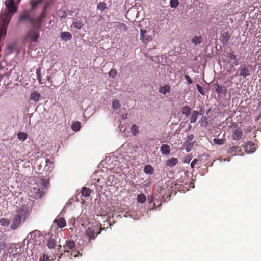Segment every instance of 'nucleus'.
<instances>
[{
    "mask_svg": "<svg viewBox=\"0 0 261 261\" xmlns=\"http://www.w3.org/2000/svg\"><path fill=\"white\" fill-rule=\"evenodd\" d=\"M102 229L98 225L88 227L85 232V236L88 239V242H90L91 240L95 239L97 235L101 233Z\"/></svg>",
    "mask_w": 261,
    "mask_h": 261,
    "instance_id": "20e7f679",
    "label": "nucleus"
},
{
    "mask_svg": "<svg viewBox=\"0 0 261 261\" xmlns=\"http://www.w3.org/2000/svg\"><path fill=\"white\" fill-rule=\"evenodd\" d=\"M31 192L32 193L31 196L36 199L41 198L45 193L43 188L37 184L31 188Z\"/></svg>",
    "mask_w": 261,
    "mask_h": 261,
    "instance_id": "423d86ee",
    "label": "nucleus"
},
{
    "mask_svg": "<svg viewBox=\"0 0 261 261\" xmlns=\"http://www.w3.org/2000/svg\"><path fill=\"white\" fill-rule=\"evenodd\" d=\"M40 186L42 187V188H43L45 192H46L48 185H49V180L48 179L42 178L40 179Z\"/></svg>",
    "mask_w": 261,
    "mask_h": 261,
    "instance_id": "4468645a",
    "label": "nucleus"
},
{
    "mask_svg": "<svg viewBox=\"0 0 261 261\" xmlns=\"http://www.w3.org/2000/svg\"><path fill=\"white\" fill-rule=\"evenodd\" d=\"M199 115V112L197 111H193L192 112L191 116L190 117V123H194L196 122Z\"/></svg>",
    "mask_w": 261,
    "mask_h": 261,
    "instance_id": "f3484780",
    "label": "nucleus"
},
{
    "mask_svg": "<svg viewBox=\"0 0 261 261\" xmlns=\"http://www.w3.org/2000/svg\"><path fill=\"white\" fill-rule=\"evenodd\" d=\"M28 137V134L25 132H19L17 134V138L22 141H24Z\"/></svg>",
    "mask_w": 261,
    "mask_h": 261,
    "instance_id": "393cba45",
    "label": "nucleus"
},
{
    "mask_svg": "<svg viewBox=\"0 0 261 261\" xmlns=\"http://www.w3.org/2000/svg\"><path fill=\"white\" fill-rule=\"evenodd\" d=\"M178 162V160L176 158H171L166 162V165L169 167H173L176 165Z\"/></svg>",
    "mask_w": 261,
    "mask_h": 261,
    "instance_id": "ddd939ff",
    "label": "nucleus"
},
{
    "mask_svg": "<svg viewBox=\"0 0 261 261\" xmlns=\"http://www.w3.org/2000/svg\"><path fill=\"white\" fill-rule=\"evenodd\" d=\"M222 38L223 41H225V42H227L230 39V36L229 35L228 32H224L222 35Z\"/></svg>",
    "mask_w": 261,
    "mask_h": 261,
    "instance_id": "c9c22d12",
    "label": "nucleus"
},
{
    "mask_svg": "<svg viewBox=\"0 0 261 261\" xmlns=\"http://www.w3.org/2000/svg\"><path fill=\"white\" fill-rule=\"evenodd\" d=\"M46 165H48V164H53V162L51 161H50L49 159L46 160Z\"/></svg>",
    "mask_w": 261,
    "mask_h": 261,
    "instance_id": "de8ad7c7",
    "label": "nucleus"
},
{
    "mask_svg": "<svg viewBox=\"0 0 261 261\" xmlns=\"http://www.w3.org/2000/svg\"><path fill=\"white\" fill-rule=\"evenodd\" d=\"M107 8V4L105 2H100L97 6V9L101 11H104Z\"/></svg>",
    "mask_w": 261,
    "mask_h": 261,
    "instance_id": "7c9ffc66",
    "label": "nucleus"
},
{
    "mask_svg": "<svg viewBox=\"0 0 261 261\" xmlns=\"http://www.w3.org/2000/svg\"><path fill=\"white\" fill-rule=\"evenodd\" d=\"M49 256L45 253H44L42 255H41L39 258V261H49Z\"/></svg>",
    "mask_w": 261,
    "mask_h": 261,
    "instance_id": "ea45409f",
    "label": "nucleus"
},
{
    "mask_svg": "<svg viewBox=\"0 0 261 261\" xmlns=\"http://www.w3.org/2000/svg\"><path fill=\"white\" fill-rule=\"evenodd\" d=\"M146 197L144 194H139L137 195V200L139 203H143L146 201Z\"/></svg>",
    "mask_w": 261,
    "mask_h": 261,
    "instance_id": "5701e85b",
    "label": "nucleus"
},
{
    "mask_svg": "<svg viewBox=\"0 0 261 261\" xmlns=\"http://www.w3.org/2000/svg\"><path fill=\"white\" fill-rule=\"evenodd\" d=\"M202 41V38L201 36H195L191 39V42L194 44V45L200 44Z\"/></svg>",
    "mask_w": 261,
    "mask_h": 261,
    "instance_id": "aec40b11",
    "label": "nucleus"
},
{
    "mask_svg": "<svg viewBox=\"0 0 261 261\" xmlns=\"http://www.w3.org/2000/svg\"><path fill=\"white\" fill-rule=\"evenodd\" d=\"M243 136L242 129L240 128H237L234 130L232 134V138L234 140L238 141L241 139Z\"/></svg>",
    "mask_w": 261,
    "mask_h": 261,
    "instance_id": "9b49d317",
    "label": "nucleus"
},
{
    "mask_svg": "<svg viewBox=\"0 0 261 261\" xmlns=\"http://www.w3.org/2000/svg\"><path fill=\"white\" fill-rule=\"evenodd\" d=\"M60 37L63 40L67 41L70 40L72 38V35L68 32H63L61 33Z\"/></svg>",
    "mask_w": 261,
    "mask_h": 261,
    "instance_id": "2eb2a0df",
    "label": "nucleus"
},
{
    "mask_svg": "<svg viewBox=\"0 0 261 261\" xmlns=\"http://www.w3.org/2000/svg\"><path fill=\"white\" fill-rule=\"evenodd\" d=\"M149 32V30L147 31L142 28L140 29V39L142 40L144 43H147L152 39V37L148 35Z\"/></svg>",
    "mask_w": 261,
    "mask_h": 261,
    "instance_id": "6e6552de",
    "label": "nucleus"
},
{
    "mask_svg": "<svg viewBox=\"0 0 261 261\" xmlns=\"http://www.w3.org/2000/svg\"><path fill=\"white\" fill-rule=\"evenodd\" d=\"M225 139L214 138L213 139V142L215 144L222 145L225 143Z\"/></svg>",
    "mask_w": 261,
    "mask_h": 261,
    "instance_id": "72a5a7b5",
    "label": "nucleus"
},
{
    "mask_svg": "<svg viewBox=\"0 0 261 261\" xmlns=\"http://www.w3.org/2000/svg\"><path fill=\"white\" fill-rule=\"evenodd\" d=\"M160 151L163 155H168L170 153V147L168 144H163L161 147Z\"/></svg>",
    "mask_w": 261,
    "mask_h": 261,
    "instance_id": "f8f14e48",
    "label": "nucleus"
},
{
    "mask_svg": "<svg viewBox=\"0 0 261 261\" xmlns=\"http://www.w3.org/2000/svg\"><path fill=\"white\" fill-rule=\"evenodd\" d=\"M47 5L44 7L43 11L41 15L37 17H33L31 15L30 10H23L19 16L18 19L19 23H28L31 25L34 29L37 28L40 29L41 27L44 19L46 17V10Z\"/></svg>",
    "mask_w": 261,
    "mask_h": 261,
    "instance_id": "f257e3e1",
    "label": "nucleus"
},
{
    "mask_svg": "<svg viewBox=\"0 0 261 261\" xmlns=\"http://www.w3.org/2000/svg\"><path fill=\"white\" fill-rule=\"evenodd\" d=\"M251 67L246 64H242L240 66L236 72V76H239L244 79L251 75Z\"/></svg>",
    "mask_w": 261,
    "mask_h": 261,
    "instance_id": "39448f33",
    "label": "nucleus"
},
{
    "mask_svg": "<svg viewBox=\"0 0 261 261\" xmlns=\"http://www.w3.org/2000/svg\"><path fill=\"white\" fill-rule=\"evenodd\" d=\"M64 251L63 254L61 255H65L67 257H69L70 259L72 258V256L74 255L75 257H77V252H75V243L74 241L69 240L66 241V243L63 245Z\"/></svg>",
    "mask_w": 261,
    "mask_h": 261,
    "instance_id": "7ed1b4c3",
    "label": "nucleus"
},
{
    "mask_svg": "<svg viewBox=\"0 0 261 261\" xmlns=\"http://www.w3.org/2000/svg\"><path fill=\"white\" fill-rule=\"evenodd\" d=\"M131 131L133 135L136 136L139 133V128L136 124H133L131 127Z\"/></svg>",
    "mask_w": 261,
    "mask_h": 261,
    "instance_id": "2f4dec72",
    "label": "nucleus"
},
{
    "mask_svg": "<svg viewBox=\"0 0 261 261\" xmlns=\"http://www.w3.org/2000/svg\"><path fill=\"white\" fill-rule=\"evenodd\" d=\"M260 117V116H258L256 119V121H257L259 120V118Z\"/></svg>",
    "mask_w": 261,
    "mask_h": 261,
    "instance_id": "864d4df0",
    "label": "nucleus"
},
{
    "mask_svg": "<svg viewBox=\"0 0 261 261\" xmlns=\"http://www.w3.org/2000/svg\"><path fill=\"white\" fill-rule=\"evenodd\" d=\"M260 129H261V124H260Z\"/></svg>",
    "mask_w": 261,
    "mask_h": 261,
    "instance_id": "4d7b16f0",
    "label": "nucleus"
},
{
    "mask_svg": "<svg viewBox=\"0 0 261 261\" xmlns=\"http://www.w3.org/2000/svg\"><path fill=\"white\" fill-rule=\"evenodd\" d=\"M191 109L187 105L184 106L181 109V113L186 117L189 116L191 113Z\"/></svg>",
    "mask_w": 261,
    "mask_h": 261,
    "instance_id": "dca6fc26",
    "label": "nucleus"
},
{
    "mask_svg": "<svg viewBox=\"0 0 261 261\" xmlns=\"http://www.w3.org/2000/svg\"><path fill=\"white\" fill-rule=\"evenodd\" d=\"M120 103L118 100L115 99L112 101V107L113 109H117L119 108Z\"/></svg>",
    "mask_w": 261,
    "mask_h": 261,
    "instance_id": "58836bf2",
    "label": "nucleus"
},
{
    "mask_svg": "<svg viewBox=\"0 0 261 261\" xmlns=\"http://www.w3.org/2000/svg\"><path fill=\"white\" fill-rule=\"evenodd\" d=\"M148 201L149 203L153 202L154 201V198L152 196H149L148 197Z\"/></svg>",
    "mask_w": 261,
    "mask_h": 261,
    "instance_id": "a18cd8bd",
    "label": "nucleus"
},
{
    "mask_svg": "<svg viewBox=\"0 0 261 261\" xmlns=\"http://www.w3.org/2000/svg\"><path fill=\"white\" fill-rule=\"evenodd\" d=\"M144 171L147 174H152L154 170L150 165H146L144 167Z\"/></svg>",
    "mask_w": 261,
    "mask_h": 261,
    "instance_id": "6ab92c4d",
    "label": "nucleus"
},
{
    "mask_svg": "<svg viewBox=\"0 0 261 261\" xmlns=\"http://www.w3.org/2000/svg\"><path fill=\"white\" fill-rule=\"evenodd\" d=\"M196 86L199 92L202 95H204L205 93L203 91V88L201 86H200L199 84H197Z\"/></svg>",
    "mask_w": 261,
    "mask_h": 261,
    "instance_id": "79ce46f5",
    "label": "nucleus"
},
{
    "mask_svg": "<svg viewBox=\"0 0 261 261\" xmlns=\"http://www.w3.org/2000/svg\"><path fill=\"white\" fill-rule=\"evenodd\" d=\"M111 28L115 29L116 31L118 33L125 32L127 31V28L125 24L119 22H115L110 23Z\"/></svg>",
    "mask_w": 261,
    "mask_h": 261,
    "instance_id": "0eeeda50",
    "label": "nucleus"
},
{
    "mask_svg": "<svg viewBox=\"0 0 261 261\" xmlns=\"http://www.w3.org/2000/svg\"><path fill=\"white\" fill-rule=\"evenodd\" d=\"M80 128L81 123L79 121L74 122L71 125L72 129L75 132L79 130Z\"/></svg>",
    "mask_w": 261,
    "mask_h": 261,
    "instance_id": "bb28decb",
    "label": "nucleus"
},
{
    "mask_svg": "<svg viewBox=\"0 0 261 261\" xmlns=\"http://www.w3.org/2000/svg\"><path fill=\"white\" fill-rule=\"evenodd\" d=\"M73 25L77 29L80 30L84 25V23L81 20H76L73 23Z\"/></svg>",
    "mask_w": 261,
    "mask_h": 261,
    "instance_id": "cd10ccee",
    "label": "nucleus"
},
{
    "mask_svg": "<svg viewBox=\"0 0 261 261\" xmlns=\"http://www.w3.org/2000/svg\"><path fill=\"white\" fill-rule=\"evenodd\" d=\"M223 87L221 85H219L218 84L216 85V91L217 93L221 94L223 92Z\"/></svg>",
    "mask_w": 261,
    "mask_h": 261,
    "instance_id": "a19ab883",
    "label": "nucleus"
},
{
    "mask_svg": "<svg viewBox=\"0 0 261 261\" xmlns=\"http://www.w3.org/2000/svg\"><path fill=\"white\" fill-rule=\"evenodd\" d=\"M249 151H250V152H251L250 150H249ZM253 151H254L253 150L251 151L252 152H253Z\"/></svg>",
    "mask_w": 261,
    "mask_h": 261,
    "instance_id": "6e6d98bb",
    "label": "nucleus"
},
{
    "mask_svg": "<svg viewBox=\"0 0 261 261\" xmlns=\"http://www.w3.org/2000/svg\"><path fill=\"white\" fill-rule=\"evenodd\" d=\"M91 192L90 188L84 187L81 191L82 195L84 197H87L90 195Z\"/></svg>",
    "mask_w": 261,
    "mask_h": 261,
    "instance_id": "a211bd4d",
    "label": "nucleus"
},
{
    "mask_svg": "<svg viewBox=\"0 0 261 261\" xmlns=\"http://www.w3.org/2000/svg\"><path fill=\"white\" fill-rule=\"evenodd\" d=\"M185 79L187 80V82L189 84H191L193 83L192 80L189 77V75H185Z\"/></svg>",
    "mask_w": 261,
    "mask_h": 261,
    "instance_id": "37998d69",
    "label": "nucleus"
},
{
    "mask_svg": "<svg viewBox=\"0 0 261 261\" xmlns=\"http://www.w3.org/2000/svg\"><path fill=\"white\" fill-rule=\"evenodd\" d=\"M4 74H0V82L1 81L2 79L4 77Z\"/></svg>",
    "mask_w": 261,
    "mask_h": 261,
    "instance_id": "603ef678",
    "label": "nucleus"
},
{
    "mask_svg": "<svg viewBox=\"0 0 261 261\" xmlns=\"http://www.w3.org/2000/svg\"><path fill=\"white\" fill-rule=\"evenodd\" d=\"M204 110L202 109V108H201L200 110V112L199 113V115H202L204 114Z\"/></svg>",
    "mask_w": 261,
    "mask_h": 261,
    "instance_id": "49530a36",
    "label": "nucleus"
},
{
    "mask_svg": "<svg viewBox=\"0 0 261 261\" xmlns=\"http://www.w3.org/2000/svg\"><path fill=\"white\" fill-rule=\"evenodd\" d=\"M47 81H48V82H49L50 83H51V77H50V76L47 77Z\"/></svg>",
    "mask_w": 261,
    "mask_h": 261,
    "instance_id": "3c124183",
    "label": "nucleus"
},
{
    "mask_svg": "<svg viewBox=\"0 0 261 261\" xmlns=\"http://www.w3.org/2000/svg\"><path fill=\"white\" fill-rule=\"evenodd\" d=\"M117 74V70L114 69L112 68L111 69V70L108 72V75L109 77L115 78Z\"/></svg>",
    "mask_w": 261,
    "mask_h": 261,
    "instance_id": "f704fd0d",
    "label": "nucleus"
},
{
    "mask_svg": "<svg viewBox=\"0 0 261 261\" xmlns=\"http://www.w3.org/2000/svg\"><path fill=\"white\" fill-rule=\"evenodd\" d=\"M39 30L32 28V29L28 32V36L32 41L36 42L37 41L39 37Z\"/></svg>",
    "mask_w": 261,
    "mask_h": 261,
    "instance_id": "1a4fd4ad",
    "label": "nucleus"
},
{
    "mask_svg": "<svg viewBox=\"0 0 261 261\" xmlns=\"http://www.w3.org/2000/svg\"><path fill=\"white\" fill-rule=\"evenodd\" d=\"M10 224V221L8 219L2 218L0 219V224L3 226H8Z\"/></svg>",
    "mask_w": 261,
    "mask_h": 261,
    "instance_id": "473e14b6",
    "label": "nucleus"
},
{
    "mask_svg": "<svg viewBox=\"0 0 261 261\" xmlns=\"http://www.w3.org/2000/svg\"><path fill=\"white\" fill-rule=\"evenodd\" d=\"M42 1V0H31L30 4L31 5V9H34Z\"/></svg>",
    "mask_w": 261,
    "mask_h": 261,
    "instance_id": "c85d7f7f",
    "label": "nucleus"
},
{
    "mask_svg": "<svg viewBox=\"0 0 261 261\" xmlns=\"http://www.w3.org/2000/svg\"><path fill=\"white\" fill-rule=\"evenodd\" d=\"M104 19V17L103 16L101 15L99 16V21H100V20H103Z\"/></svg>",
    "mask_w": 261,
    "mask_h": 261,
    "instance_id": "8fccbe9b",
    "label": "nucleus"
},
{
    "mask_svg": "<svg viewBox=\"0 0 261 261\" xmlns=\"http://www.w3.org/2000/svg\"><path fill=\"white\" fill-rule=\"evenodd\" d=\"M61 248V245H59L58 246V249H59V248Z\"/></svg>",
    "mask_w": 261,
    "mask_h": 261,
    "instance_id": "5fc2aeb1",
    "label": "nucleus"
},
{
    "mask_svg": "<svg viewBox=\"0 0 261 261\" xmlns=\"http://www.w3.org/2000/svg\"><path fill=\"white\" fill-rule=\"evenodd\" d=\"M41 70V69L40 67L38 68L36 70L37 79L38 80L40 84H42Z\"/></svg>",
    "mask_w": 261,
    "mask_h": 261,
    "instance_id": "e433bc0d",
    "label": "nucleus"
},
{
    "mask_svg": "<svg viewBox=\"0 0 261 261\" xmlns=\"http://www.w3.org/2000/svg\"><path fill=\"white\" fill-rule=\"evenodd\" d=\"M0 244V248L1 249H2L5 247V243L1 242Z\"/></svg>",
    "mask_w": 261,
    "mask_h": 261,
    "instance_id": "09e8293b",
    "label": "nucleus"
},
{
    "mask_svg": "<svg viewBox=\"0 0 261 261\" xmlns=\"http://www.w3.org/2000/svg\"><path fill=\"white\" fill-rule=\"evenodd\" d=\"M198 161V160L197 159H195L192 161V162L191 163V167L192 168H194L195 164H197Z\"/></svg>",
    "mask_w": 261,
    "mask_h": 261,
    "instance_id": "c03bdc74",
    "label": "nucleus"
},
{
    "mask_svg": "<svg viewBox=\"0 0 261 261\" xmlns=\"http://www.w3.org/2000/svg\"><path fill=\"white\" fill-rule=\"evenodd\" d=\"M240 150V147L237 146L230 147L228 151L229 153H236Z\"/></svg>",
    "mask_w": 261,
    "mask_h": 261,
    "instance_id": "c756f323",
    "label": "nucleus"
},
{
    "mask_svg": "<svg viewBox=\"0 0 261 261\" xmlns=\"http://www.w3.org/2000/svg\"><path fill=\"white\" fill-rule=\"evenodd\" d=\"M228 57L231 60H234L235 61L233 62L235 65H238V61L237 60V56L233 54L232 52H230L227 53Z\"/></svg>",
    "mask_w": 261,
    "mask_h": 261,
    "instance_id": "a878e982",
    "label": "nucleus"
},
{
    "mask_svg": "<svg viewBox=\"0 0 261 261\" xmlns=\"http://www.w3.org/2000/svg\"><path fill=\"white\" fill-rule=\"evenodd\" d=\"M54 222L60 228H64L66 226V221L63 217H58L55 219Z\"/></svg>",
    "mask_w": 261,
    "mask_h": 261,
    "instance_id": "9d476101",
    "label": "nucleus"
},
{
    "mask_svg": "<svg viewBox=\"0 0 261 261\" xmlns=\"http://www.w3.org/2000/svg\"><path fill=\"white\" fill-rule=\"evenodd\" d=\"M170 91V87L169 85H167L164 86H161L159 89V92L163 94L169 92Z\"/></svg>",
    "mask_w": 261,
    "mask_h": 261,
    "instance_id": "412c9836",
    "label": "nucleus"
},
{
    "mask_svg": "<svg viewBox=\"0 0 261 261\" xmlns=\"http://www.w3.org/2000/svg\"><path fill=\"white\" fill-rule=\"evenodd\" d=\"M47 246L49 249H54L56 246V242L54 239L50 238L47 241Z\"/></svg>",
    "mask_w": 261,
    "mask_h": 261,
    "instance_id": "4be33fe9",
    "label": "nucleus"
},
{
    "mask_svg": "<svg viewBox=\"0 0 261 261\" xmlns=\"http://www.w3.org/2000/svg\"><path fill=\"white\" fill-rule=\"evenodd\" d=\"M29 214V207L26 205H22L17 211V214L14 215L12 220V224L10 228L15 230L18 228L22 220L25 221Z\"/></svg>",
    "mask_w": 261,
    "mask_h": 261,
    "instance_id": "f03ea898",
    "label": "nucleus"
},
{
    "mask_svg": "<svg viewBox=\"0 0 261 261\" xmlns=\"http://www.w3.org/2000/svg\"><path fill=\"white\" fill-rule=\"evenodd\" d=\"M40 97V94L36 91L33 92L31 94V99L34 101H39Z\"/></svg>",
    "mask_w": 261,
    "mask_h": 261,
    "instance_id": "b1692460",
    "label": "nucleus"
},
{
    "mask_svg": "<svg viewBox=\"0 0 261 261\" xmlns=\"http://www.w3.org/2000/svg\"><path fill=\"white\" fill-rule=\"evenodd\" d=\"M179 4L178 0H170V5L171 8H175Z\"/></svg>",
    "mask_w": 261,
    "mask_h": 261,
    "instance_id": "4c0bfd02",
    "label": "nucleus"
}]
</instances>
